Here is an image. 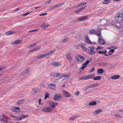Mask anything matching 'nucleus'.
Wrapping results in <instances>:
<instances>
[{
    "label": "nucleus",
    "instance_id": "nucleus-1",
    "mask_svg": "<svg viewBox=\"0 0 123 123\" xmlns=\"http://www.w3.org/2000/svg\"><path fill=\"white\" fill-rule=\"evenodd\" d=\"M123 14H121L118 15L117 14L115 17V20L118 23H123Z\"/></svg>",
    "mask_w": 123,
    "mask_h": 123
},
{
    "label": "nucleus",
    "instance_id": "nucleus-2",
    "mask_svg": "<svg viewBox=\"0 0 123 123\" xmlns=\"http://www.w3.org/2000/svg\"><path fill=\"white\" fill-rule=\"evenodd\" d=\"M71 53H70L66 55V58L70 63H71L73 58V57L71 56Z\"/></svg>",
    "mask_w": 123,
    "mask_h": 123
},
{
    "label": "nucleus",
    "instance_id": "nucleus-3",
    "mask_svg": "<svg viewBox=\"0 0 123 123\" xmlns=\"http://www.w3.org/2000/svg\"><path fill=\"white\" fill-rule=\"evenodd\" d=\"M78 61L79 62H81L84 61L85 60V58L83 56H81L78 55L75 56Z\"/></svg>",
    "mask_w": 123,
    "mask_h": 123
},
{
    "label": "nucleus",
    "instance_id": "nucleus-4",
    "mask_svg": "<svg viewBox=\"0 0 123 123\" xmlns=\"http://www.w3.org/2000/svg\"><path fill=\"white\" fill-rule=\"evenodd\" d=\"M88 49L89 52V54L90 55H92L95 53V52L94 50L93 49L90 47H89Z\"/></svg>",
    "mask_w": 123,
    "mask_h": 123
},
{
    "label": "nucleus",
    "instance_id": "nucleus-5",
    "mask_svg": "<svg viewBox=\"0 0 123 123\" xmlns=\"http://www.w3.org/2000/svg\"><path fill=\"white\" fill-rule=\"evenodd\" d=\"M49 104L51 107L53 108H55V106L58 104V103H57L51 101H49Z\"/></svg>",
    "mask_w": 123,
    "mask_h": 123
},
{
    "label": "nucleus",
    "instance_id": "nucleus-6",
    "mask_svg": "<svg viewBox=\"0 0 123 123\" xmlns=\"http://www.w3.org/2000/svg\"><path fill=\"white\" fill-rule=\"evenodd\" d=\"M61 97V96L59 94L56 93L54 95L53 99L55 101H57Z\"/></svg>",
    "mask_w": 123,
    "mask_h": 123
},
{
    "label": "nucleus",
    "instance_id": "nucleus-7",
    "mask_svg": "<svg viewBox=\"0 0 123 123\" xmlns=\"http://www.w3.org/2000/svg\"><path fill=\"white\" fill-rule=\"evenodd\" d=\"M84 38L85 39V42L86 43L89 44L92 43L89 40L88 37L86 35H85Z\"/></svg>",
    "mask_w": 123,
    "mask_h": 123
},
{
    "label": "nucleus",
    "instance_id": "nucleus-8",
    "mask_svg": "<svg viewBox=\"0 0 123 123\" xmlns=\"http://www.w3.org/2000/svg\"><path fill=\"white\" fill-rule=\"evenodd\" d=\"M42 110L43 111L46 112H51L52 110L51 108L49 107L43 108Z\"/></svg>",
    "mask_w": 123,
    "mask_h": 123
},
{
    "label": "nucleus",
    "instance_id": "nucleus-9",
    "mask_svg": "<svg viewBox=\"0 0 123 123\" xmlns=\"http://www.w3.org/2000/svg\"><path fill=\"white\" fill-rule=\"evenodd\" d=\"M98 42L101 45H104L105 43L104 40L101 37L99 38Z\"/></svg>",
    "mask_w": 123,
    "mask_h": 123
},
{
    "label": "nucleus",
    "instance_id": "nucleus-10",
    "mask_svg": "<svg viewBox=\"0 0 123 123\" xmlns=\"http://www.w3.org/2000/svg\"><path fill=\"white\" fill-rule=\"evenodd\" d=\"M20 108L18 107L14 106L12 108V110L13 112H18L19 111Z\"/></svg>",
    "mask_w": 123,
    "mask_h": 123
},
{
    "label": "nucleus",
    "instance_id": "nucleus-11",
    "mask_svg": "<svg viewBox=\"0 0 123 123\" xmlns=\"http://www.w3.org/2000/svg\"><path fill=\"white\" fill-rule=\"evenodd\" d=\"M88 17L87 16L82 17L78 18L77 20L78 21H83L85 20L88 18Z\"/></svg>",
    "mask_w": 123,
    "mask_h": 123
},
{
    "label": "nucleus",
    "instance_id": "nucleus-12",
    "mask_svg": "<svg viewBox=\"0 0 123 123\" xmlns=\"http://www.w3.org/2000/svg\"><path fill=\"white\" fill-rule=\"evenodd\" d=\"M49 25H50L49 24L43 23L41 25V27L44 30Z\"/></svg>",
    "mask_w": 123,
    "mask_h": 123
},
{
    "label": "nucleus",
    "instance_id": "nucleus-13",
    "mask_svg": "<svg viewBox=\"0 0 123 123\" xmlns=\"http://www.w3.org/2000/svg\"><path fill=\"white\" fill-rule=\"evenodd\" d=\"M47 56L46 54V53H45L44 54L41 55H39L37 56V57H35L34 59H40L41 58H43L45 56Z\"/></svg>",
    "mask_w": 123,
    "mask_h": 123
},
{
    "label": "nucleus",
    "instance_id": "nucleus-14",
    "mask_svg": "<svg viewBox=\"0 0 123 123\" xmlns=\"http://www.w3.org/2000/svg\"><path fill=\"white\" fill-rule=\"evenodd\" d=\"M86 7V6H85L84 7H82L81 8H80L79 9L77 10V11H75V12L77 13H79L81 12Z\"/></svg>",
    "mask_w": 123,
    "mask_h": 123
},
{
    "label": "nucleus",
    "instance_id": "nucleus-15",
    "mask_svg": "<svg viewBox=\"0 0 123 123\" xmlns=\"http://www.w3.org/2000/svg\"><path fill=\"white\" fill-rule=\"evenodd\" d=\"M49 88L54 90H55L56 89L55 85L54 84H49Z\"/></svg>",
    "mask_w": 123,
    "mask_h": 123
},
{
    "label": "nucleus",
    "instance_id": "nucleus-16",
    "mask_svg": "<svg viewBox=\"0 0 123 123\" xmlns=\"http://www.w3.org/2000/svg\"><path fill=\"white\" fill-rule=\"evenodd\" d=\"M64 93L63 94L64 96L66 97H69L71 96V95L69 92L66 91H64Z\"/></svg>",
    "mask_w": 123,
    "mask_h": 123
},
{
    "label": "nucleus",
    "instance_id": "nucleus-17",
    "mask_svg": "<svg viewBox=\"0 0 123 123\" xmlns=\"http://www.w3.org/2000/svg\"><path fill=\"white\" fill-rule=\"evenodd\" d=\"M102 110L101 109H98L93 112V114L95 115H97L99 113L101 112Z\"/></svg>",
    "mask_w": 123,
    "mask_h": 123
},
{
    "label": "nucleus",
    "instance_id": "nucleus-18",
    "mask_svg": "<svg viewBox=\"0 0 123 123\" xmlns=\"http://www.w3.org/2000/svg\"><path fill=\"white\" fill-rule=\"evenodd\" d=\"M120 77V76L118 75H116L114 76H111V78L112 79H116L119 78Z\"/></svg>",
    "mask_w": 123,
    "mask_h": 123
},
{
    "label": "nucleus",
    "instance_id": "nucleus-19",
    "mask_svg": "<svg viewBox=\"0 0 123 123\" xmlns=\"http://www.w3.org/2000/svg\"><path fill=\"white\" fill-rule=\"evenodd\" d=\"M21 42V40H17L14 41L12 43V44L13 45H14L16 44H18L20 43Z\"/></svg>",
    "mask_w": 123,
    "mask_h": 123
},
{
    "label": "nucleus",
    "instance_id": "nucleus-20",
    "mask_svg": "<svg viewBox=\"0 0 123 123\" xmlns=\"http://www.w3.org/2000/svg\"><path fill=\"white\" fill-rule=\"evenodd\" d=\"M1 121L4 122H7L8 121V118L5 116V117H3V118H2Z\"/></svg>",
    "mask_w": 123,
    "mask_h": 123
},
{
    "label": "nucleus",
    "instance_id": "nucleus-21",
    "mask_svg": "<svg viewBox=\"0 0 123 123\" xmlns=\"http://www.w3.org/2000/svg\"><path fill=\"white\" fill-rule=\"evenodd\" d=\"M15 32L14 31H8L6 32L5 34L6 35H11L13 33H15Z\"/></svg>",
    "mask_w": 123,
    "mask_h": 123
},
{
    "label": "nucleus",
    "instance_id": "nucleus-22",
    "mask_svg": "<svg viewBox=\"0 0 123 123\" xmlns=\"http://www.w3.org/2000/svg\"><path fill=\"white\" fill-rule=\"evenodd\" d=\"M87 79L92 78L93 79L94 74H89L87 75Z\"/></svg>",
    "mask_w": 123,
    "mask_h": 123
},
{
    "label": "nucleus",
    "instance_id": "nucleus-23",
    "mask_svg": "<svg viewBox=\"0 0 123 123\" xmlns=\"http://www.w3.org/2000/svg\"><path fill=\"white\" fill-rule=\"evenodd\" d=\"M96 32V31L92 29L90 31L89 33L91 35H92L93 34L95 35Z\"/></svg>",
    "mask_w": 123,
    "mask_h": 123
},
{
    "label": "nucleus",
    "instance_id": "nucleus-24",
    "mask_svg": "<svg viewBox=\"0 0 123 123\" xmlns=\"http://www.w3.org/2000/svg\"><path fill=\"white\" fill-rule=\"evenodd\" d=\"M104 71V70L103 69L100 68L98 70L97 72L98 74H101L103 73Z\"/></svg>",
    "mask_w": 123,
    "mask_h": 123
},
{
    "label": "nucleus",
    "instance_id": "nucleus-25",
    "mask_svg": "<svg viewBox=\"0 0 123 123\" xmlns=\"http://www.w3.org/2000/svg\"><path fill=\"white\" fill-rule=\"evenodd\" d=\"M59 63L58 62H53L52 63L51 65L53 66H59Z\"/></svg>",
    "mask_w": 123,
    "mask_h": 123
},
{
    "label": "nucleus",
    "instance_id": "nucleus-26",
    "mask_svg": "<svg viewBox=\"0 0 123 123\" xmlns=\"http://www.w3.org/2000/svg\"><path fill=\"white\" fill-rule=\"evenodd\" d=\"M97 103L95 101H92L88 104V105H95Z\"/></svg>",
    "mask_w": 123,
    "mask_h": 123
},
{
    "label": "nucleus",
    "instance_id": "nucleus-27",
    "mask_svg": "<svg viewBox=\"0 0 123 123\" xmlns=\"http://www.w3.org/2000/svg\"><path fill=\"white\" fill-rule=\"evenodd\" d=\"M101 77L99 76H97L96 77H93V80H99L101 79Z\"/></svg>",
    "mask_w": 123,
    "mask_h": 123
},
{
    "label": "nucleus",
    "instance_id": "nucleus-28",
    "mask_svg": "<svg viewBox=\"0 0 123 123\" xmlns=\"http://www.w3.org/2000/svg\"><path fill=\"white\" fill-rule=\"evenodd\" d=\"M99 85L98 83H94L91 84V87H94L97 86Z\"/></svg>",
    "mask_w": 123,
    "mask_h": 123
},
{
    "label": "nucleus",
    "instance_id": "nucleus-29",
    "mask_svg": "<svg viewBox=\"0 0 123 123\" xmlns=\"http://www.w3.org/2000/svg\"><path fill=\"white\" fill-rule=\"evenodd\" d=\"M70 73H69V74L68 75H65L64 74L62 75V76L64 77L65 79H67L68 78L70 77Z\"/></svg>",
    "mask_w": 123,
    "mask_h": 123
},
{
    "label": "nucleus",
    "instance_id": "nucleus-30",
    "mask_svg": "<svg viewBox=\"0 0 123 123\" xmlns=\"http://www.w3.org/2000/svg\"><path fill=\"white\" fill-rule=\"evenodd\" d=\"M29 70L30 69H25L22 73V75H24L28 73L29 71Z\"/></svg>",
    "mask_w": 123,
    "mask_h": 123
},
{
    "label": "nucleus",
    "instance_id": "nucleus-31",
    "mask_svg": "<svg viewBox=\"0 0 123 123\" xmlns=\"http://www.w3.org/2000/svg\"><path fill=\"white\" fill-rule=\"evenodd\" d=\"M55 50H54L52 51H49V52H47L46 53V54L47 56L48 55H49L51 54L52 53H53L55 52Z\"/></svg>",
    "mask_w": 123,
    "mask_h": 123
},
{
    "label": "nucleus",
    "instance_id": "nucleus-32",
    "mask_svg": "<svg viewBox=\"0 0 123 123\" xmlns=\"http://www.w3.org/2000/svg\"><path fill=\"white\" fill-rule=\"evenodd\" d=\"M111 0H105L103 2V4H106L109 3Z\"/></svg>",
    "mask_w": 123,
    "mask_h": 123
},
{
    "label": "nucleus",
    "instance_id": "nucleus-33",
    "mask_svg": "<svg viewBox=\"0 0 123 123\" xmlns=\"http://www.w3.org/2000/svg\"><path fill=\"white\" fill-rule=\"evenodd\" d=\"M77 116H73L69 118V120H73L77 118Z\"/></svg>",
    "mask_w": 123,
    "mask_h": 123
},
{
    "label": "nucleus",
    "instance_id": "nucleus-34",
    "mask_svg": "<svg viewBox=\"0 0 123 123\" xmlns=\"http://www.w3.org/2000/svg\"><path fill=\"white\" fill-rule=\"evenodd\" d=\"M24 101V99H22L21 100H18V101L17 104L18 105L22 103H23V101Z\"/></svg>",
    "mask_w": 123,
    "mask_h": 123
},
{
    "label": "nucleus",
    "instance_id": "nucleus-35",
    "mask_svg": "<svg viewBox=\"0 0 123 123\" xmlns=\"http://www.w3.org/2000/svg\"><path fill=\"white\" fill-rule=\"evenodd\" d=\"M87 79V75L83 76L80 78V80H85Z\"/></svg>",
    "mask_w": 123,
    "mask_h": 123
},
{
    "label": "nucleus",
    "instance_id": "nucleus-36",
    "mask_svg": "<svg viewBox=\"0 0 123 123\" xmlns=\"http://www.w3.org/2000/svg\"><path fill=\"white\" fill-rule=\"evenodd\" d=\"M91 88V85H90L84 87V90L85 91H86L89 88Z\"/></svg>",
    "mask_w": 123,
    "mask_h": 123
},
{
    "label": "nucleus",
    "instance_id": "nucleus-37",
    "mask_svg": "<svg viewBox=\"0 0 123 123\" xmlns=\"http://www.w3.org/2000/svg\"><path fill=\"white\" fill-rule=\"evenodd\" d=\"M41 47H37L36 48H34L33 49V51H37L39 50L40 48Z\"/></svg>",
    "mask_w": 123,
    "mask_h": 123
},
{
    "label": "nucleus",
    "instance_id": "nucleus-38",
    "mask_svg": "<svg viewBox=\"0 0 123 123\" xmlns=\"http://www.w3.org/2000/svg\"><path fill=\"white\" fill-rule=\"evenodd\" d=\"M68 38H67L65 39L62 41V42L63 43H66L68 41Z\"/></svg>",
    "mask_w": 123,
    "mask_h": 123
},
{
    "label": "nucleus",
    "instance_id": "nucleus-39",
    "mask_svg": "<svg viewBox=\"0 0 123 123\" xmlns=\"http://www.w3.org/2000/svg\"><path fill=\"white\" fill-rule=\"evenodd\" d=\"M33 12L32 11V12H27V13H25L24 14H23V15H22L23 16H24V17H25V16H26L27 15H28L29 14L31 13H32Z\"/></svg>",
    "mask_w": 123,
    "mask_h": 123
},
{
    "label": "nucleus",
    "instance_id": "nucleus-40",
    "mask_svg": "<svg viewBox=\"0 0 123 123\" xmlns=\"http://www.w3.org/2000/svg\"><path fill=\"white\" fill-rule=\"evenodd\" d=\"M81 48L84 51H86V47H85L84 46L82 45Z\"/></svg>",
    "mask_w": 123,
    "mask_h": 123
},
{
    "label": "nucleus",
    "instance_id": "nucleus-41",
    "mask_svg": "<svg viewBox=\"0 0 123 123\" xmlns=\"http://www.w3.org/2000/svg\"><path fill=\"white\" fill-rule=\"evenodd\" d=\"M95 70V68H92L91 69H90L88 71V73H91L93 71H94Z\"/></svg>",
    "mask_w": 123,
    "mask_h": 123
},
{
    "label": "nucleus",
    "instance_id": "nucleus-42",
    "mask_svg": "<svg viewBox=\"0 0 123 123\" xmlns=\"http://www.w3.org/2000/svg\"><path fill=\"white\" fill-rule=\"evenodd\" d=\"M95 35H96L98 37H102L101 36V32H99L98 33L96 32Z\"/></svg>",
    "mask_w": 123,
    "mask_h": 123
},
{
    "label": "nucleus",
    "instance_id": "nucleus-43",
    "mask_svg": "<svg viewBox=\"0 0 123 123\" xmlns=\"http://www.w3.org/2000/svg\"><path fill=\"white\" fill-rule=\"evenodd\" d=\"M22 118L23 119L28 117H29V116L28 115H22Z\"/></svg>",
    "mask_w": 123,
    "mask_h": 123
},
{
    "label": "nucleus",
    "instance_id": "nucleus-44",
    "mask_svg": "<svg viewBox=\"0 0 123 123\" xmlns=\"http://www.w3.org/2000/svg\"><path fill=\"white\" fill-rule=\"evenodd\" d=\"M37 44V43H32L31 44H30L29 45V47H33L36 45Z\"/></svg>",
    "mask_w": 123,
    "mask_h": 123
},
{
    "label": "nucleus",
    "instance_id": "nucleus-45",
    "mask_svg": "<svg viewBox=\"0 0 123 123\" xmlns=\"http://www.w3.org/2000/svg\"><path fill=\"white\" fill-rule=\"evenodd\" d=\"M18 117V121H20L22 119H23V118H22V115Z\"/></svg>",
    "mask_w": 123,
    "mask_h": 123
},
{
    "label": "nucleus",
    "instance_id": "nucleus-46",
    "mask_svg": "<svg viewBox=\"0 0 123 123\" xmlns=\"http://www.w3.org/2000/svg\"><path fill=\"white\" fill-rule=\"evenodd\" d=\"M60 76V74L58 73H55V75L54 76L56 77H58Z\"/></svg>",
    "mask_w": 123,
    "mask_h": 123
},
{
    "label": "nucleus",
    "instance_id": "nucleus-47",
    "mask_svg": "<svg viewBox=\"0 0 123 123\" xmlns=\"http://www.w3.org/2000/svg\"><path fill=\"white\" fill-rule=\"evenodd\" d=\"M49 94L48 93L46 92L45 94V96L49 98Z\"/></svg>",
    "mask_w": 123,
    "mask_h": 123
},
{
    "label": "nucleus",
    "instance_id": "nucleus-48",
    "mask_svg": "<svg viewBox=\"0 0 123 123\" xmlns=\"http://www.w3.org/2000/svg\"><path fill=\"white\" fill-rule=\"evenodd\" d=\"M32 90L35 93L38 92V91H37V89L32 88Z\"/></svg>",
    "mask_w": 123,
    "mask_h": 123
},
{
    "label": "nucleus",
    "instance_id": "nucleus-49",
    "mask_svg": "<svg viewBox=\"0 0 123 123\" xmlns=\"http://www.w3.org/2000/svg\"><path fill=\"white\" fill-rule=\"evenodd\" d=\"M5 116L4 115L2 114V115H0V120L1 121L2 118H3V117H5Z\"/></svg>",
    "mask_w": 123,
    "mask_h": 123
},
{
    "label": "nucleus",
    "instance_id": "nucleus-50",
    "mask_svg": "<svg viewBox=\"0 0 123 123\" xmlns=\"http://www.w3.org/2000/svg\"><path fill=\"white\" fill-rule=\"evenodd\" d=\"M87 4L86 2H81L80 3V6L83 5H85Z\"/></svg>",
    "mask_w": 123,
    "mask_h": 123
},
{
    "label": "nucleus",
    "instance_id": "nucleus-51",
    "mask_svg": "<svg viewBox=\"0 0 123 123\" xmlns=\"http://www.w3.org/2000/svg\"><path fill=\"white\" fill-rule=\"evenodd\" d=\"M90 62V61H89L88 60H87L85 62V66H86L88 65Z\"/></svg>",
    "mask_w": 123,
    "mask_h": 123
},
{
    "label": "nucleus",
    "instance_id": "nucleus-52",
    "mask_svg": "<svg viewBox=\"0 0 123 123\" xmlns=\"http://www.w3.org/2000/svg\"><path fill=\"white\" fill-rule=\"evenodd\" d=\"M96 52H97L99 54H104L103 51H96Z\"/></svg>",
    "mask_w": 123,
    "mask_h": 123
},
{
    "label": "nucleus",
    "instance_id": "nucleus-53",
    "mask_svg": "<svg viewBox=\"0 0 123 123\" xmlns=\"http://www.w3.org/2000/svg\"><path fill=\"white\" fill-rule=\"evenodd\" d=\"M114 51L115 50L114 49H111L108 52L110 53V52H111L112 53H113Z\"/></svg>",
    "mask_w": 123,
    "mask_h": 123
},
{
    "label": "nucleus",
    "instance_id": "nucleus-54",
    "mask_svg": "<svg viewBox=\"0 0 123 123\" xmlns=\"http://www.w3.org/2000/svg\"><path fill=\"white\" fill-rule=\"evenodd\" d=\"M14 117V118L13 119V120L14 121H18V117Z\"/></svg>",
    "mask_w": 123,
    "mask_h": 123
},
{
    "label": "nucleus",
    "instance_id": "nucleus-55",
    "mask_svg": "<svg viewBox=\"0 0 123 123\" xmlns=\"http://www.w3.org/2000/svg\"><path fill=\"white\" fill-rule=\"evenodd\" d=\"M101 30L100 29H98L97 30V31H96V33L97 32V33H99V32L101 33Z\"/></svg>",
    "mask_w": 123,
    "mask_h": 123
},
{
    "label": "nucleus",
    "instance_id": "nucleus-56",
    "mask_svg": "<svg viewBox=\"0 0 123 123\" xmlns=\"http://www.w3.org/2000/svg\"><path fill=\"white\" fill-rule=\"evenodd\" d=\"M47 13H43L39 15L40 16H43L47 15Z\"/></svg>",
    "mask_w": 123,
    "mask_h": 123
},
{
    "label": "nucleus",
    "instance_id": "nucleus-57",
    "mask_svg": "<svg viewBox=\"0 0 123 123\" xmlns=\"http://www.w3.org/2000/svg\"><path fill=\"white\" fill-rule=\"evenodd\" d=\"M51 76H53L55 75V73L53 72H51L50 74Z\"/></svg>",
    "mask_w": 123,
    "mask_h": 123
},
{
    "label": "nucleus",
    "instance_id": "nucleus-58",
    "mask_svg": "<svg viewBox=\"0 0 123 123\" xmlns=\"http://www.w3.org/2000/svg\"><path fill=\"white\" fill-rule=\"evenodd\" d=\"M37 30H32L30 31H29L28 32H33L35 31H37Z\"/></svg>",
    "mask_w": 123,
    "mask_h": 123
},
{
    "label": "nucleus",
    "instance_id": "nucleus-59",
    "mask_svg": "<svg viewBox=\"0 0 123 123\" xmlns=\"http://www.w3.org/2000/svg\"><path fill=\"white\" fill-rule=\"evenodd\" d=\"M79 91H77L75 93V95H76L77 96H78L79 94Z\"/></svg>",
    "mask_w": 123,
    "mask_h": 123
},
{
    "label": "nucleus",
    "instance_id": "nucleus-60",
    "mask_svg": "<svg viewBox=\"0 0 123 123\" xmlns=\"http://www.w3.org/2000/svg\"><path fill=\"white\" fill-rule=\"evenodd\" d=\"M86 67V66H83L81 67V70H83Z\"/></svg>",
    "mask_w": 123,
    "mask_h": 123
},
{
    "label": "nucleus",
    "instance_id": "nucleus-61",
    "mask_svg": "<svg viewBox=\"0 0 123 123\" xmlns=\"http://www.w3.org/2000/svg\"><path fill=\"white\" fill-rule=\"evenodd\" d=\"M60 4H57V5H55L54 6V7H58L59 6H60Z\"/></svg>",
    "mask_w": 123,
    "mask_h": 123
},
{
    "label": "nucleus",
    "instance_id": "nucleus-62",
    "mask_svg": "<svg viewBox=\"0 0 123 123\" xmlns=\"http://www.w3.org/2000/svg\"><path fill=\"white\" fill-rule=\"evenodd\" d=\"M50 2H51V1L50 0H49V1H46L45 4H48L50 3Z\"/></svg>",
    "mask_w": 123,
    "mask_h": 123
},
{
    "label": "nucleus",
    "instance_id": "nucleus-63",
    "mask_svg": "<svg viewBox=\"0 0 123 123\" xmlns=\"http://www.w3.org/2000/svg\"><path fill=\"white\" fill-rule=\"evenodd\" d=\"M81 46H82V45H77L76 46V47L78 48H79L80 47H81Z\"/></svg>",
    "mask_w": 123,
    "mask_h": 123
},
{
    "label": "nucleus",
    "instance_id": "nucleus-64",
    "mask_svg": "<svg viewBox=\"0 0 123 123\" xmlns=\"http://www.w3.org/2000/svg\"><path fill=\"white\" fill-rule=\"evenodd\" d=\"M39 86L41 87H44V84L43 83H41V84L39 85Z\"/></svg>",
    "mask_w": 123,
    "mask_h": 123
}]
</instances>
